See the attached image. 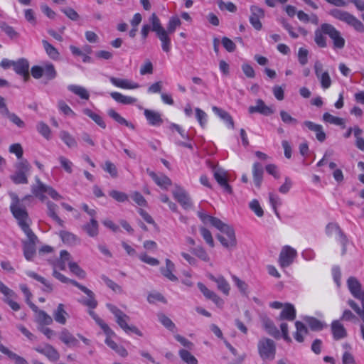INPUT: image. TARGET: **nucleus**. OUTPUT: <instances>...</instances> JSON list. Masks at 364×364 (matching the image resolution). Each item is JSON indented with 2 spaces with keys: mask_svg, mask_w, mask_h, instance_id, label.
Instances as JSON below:
<instances>
[{
  "mask_svg": "<svg viewBox=\"0 0 364 364\" xmlns=\"http://www.w3.org/2000/svg\"><path fill=\"white\" fill-rule=\"evenodd\" d=\"M11 203L10 210L14 217L18 220V224L23 232L27 236V240L23 242L38 243V239L33 230L30 228L26 220L28 218V214L24 207L20 205L18 196L14 193H10Z\"/></svg>",
  "mask_w": 364,
  "mask_h": 364,
  "instance_id": "f257e3e1",
  "label": "nucleus"
},
{
  "mask_svg": "<svg viewBox=\"0 0 364 364\" xmlns=\"http://www.w3.org/2000/svg\"><path fill=\"white\" fill-rule=\"evenodd\" d=\"M11 203L10 210L14 217L18 220V224L23 232L27 236V240L23 242L38 243V239L33 230L30 228L26 220L28 218V214L24 207L20 205L18 196L14 193H10Z\"/></svg>",
  "mask_w": 364,
  "mask_h": 364,
  "instance_id": "f03ea898",
  "label": "nucleus"
},
{
  "mask_svg": "<svg viewBox=\"0 0 364 364\" xmlns=\"http://www.w3.org/2000/svg\"><path fill=\"white\" fill-rule=\"evenodd\" d=\"M53 276L60 281L63 283H70L75 287H77L80 290L84 292L87 296V299L81 300V303L92 309H95L97 306V301L95 299V295L92 291L87 288L85 286L82 285L74 279H69L65 275L58 272L55 268L53 269Z\"/></svg>",
  "mask_w": 364,
  "mask_h": 364,
  "instance_id": "7ed1b4c3",
  "label": "nucleus"
},
{
  "mask_svg": "<svg viewBox=\"0 0 364 364\" xmlns=\"http://www.w3.org/2000/svg\"><path fill=\"white\" fill-rule=\"evenodd\" d=\"M107 308L114 314L117 323L127 333H134L139 336H143V333L135 326H129L127 322L129 321V316L124 314L116 306L112 304H107Z\"/></svg>",
  "mask_w": 364,
  "mask_h": 364,
  "instance_id": "20e7f679",
  "label": "nucleus"
},
{
  "mask_svg": "<svg viewBox=\"0 0 364 364\" xmlns=\"http://www.w3.org/2000/svg\"><path fill=\"white\" fill-rule=\"evenodd\" d=\"M149 21L151 23V31L156 33V36L161 42L162 50L166 53H168L171 48V38L168 36L170 33L161 26L160 20L156 14H151Z\"/></svg>",
  "mask_w": 364,
  "mask_h": 364,
  "instance_id": "39448f33",
  "label": "nucleus"
},
{
  "mask_svg": "<svg viewBox=\"0 0 364 364\" xmlns=\"http://www.w3.org/2000/svg\"><path fill=\"white\" fill-rule=\"evenodd\" d=\"M328 14L334 18L343 21L353 27L355 31L361 33L364 31L363 23L348 11L338 9H333L329 11Z\"/></svg>",
  "mask_w": 364,
  "mask_h": 364,
  "instance_id": "423d86ee",
  "label": "nucleus"
},
{
  "mask_svg": "<svg viewBox=\"0 0 364 364\" xmlns=\"http://www.w3.org/2000/svg\"><path fill=\"white\" fill-rule=\"evenodd\" d=\"M258 353L263 360H272L276 355L275 342L268 338L263 337L257 343Z\"/></svg>",
  "mask_w": 364,
  "mask_h": 364,
  "instance_id": "0eeeda50",
  "label": "nucleus"
},
{
  "mask_svg": "<svg viewBox=\"0 0 364 364\" xmlns=\"http://www.w3.org/2000/svg\"><path fill=\"white\" fill-rule=\"evenodd\" d=\"M16 171L10 176V178L15 184H27L28 175L31 166L26 159H22L15 165Z\"/></svg>",
  "mask_w": 364,
  "mask_h": 364,
  "instance_id": "6e6552de",
  "label": "nucleus"
},
{
  "mask_svg": "<svg viewBox=\"0 0 364 364\" xmlns=\"http://www.w3.org/2000/svg\"><path fill=\"white\" fill-rule=\"evenodd\" d=\"M221 232L225 234L228 238H225L224 236L218 234L216 237L220 241L221 245L227 248L231 249L235 247L237 245L235 234L233 228L228 225L226 223H223L220 228H217Z\"/></svg>",
  "mask_w": 364,
  "mask_h": 364,
  "instance_id": "1a4fd4ad",
  "label": "nucleus"
},
{
  "mask_svg": "<svg viewBox=\"0 0 364 364\" xmlns=\"http://www.w3.org/2000/svg\"><path fill=\"white\" fill-rule=\"evenodd\" d=\"M323 32L333 41V47L334 49L341 50L345 47L346 41L341 36V32L336 28L332 24L328 23Z\"/></svg>",
  "mask_w": 364,
  "mask_h": 364,
  "instance_id": "9d476101",
  "label": "nucleus"
},
{
  "mask_svg": "<svg viewBox=\"0 0 364 364\" xmlns=\"http://www.w3.org/2000/svg\"><path fill=\"white\" fill-rule=\"evenodd\" d=\"M13 69L14 72L21 76L24 82L30 79L29 62L27 59L21 58L14 61Z\"/></svg>",
  "mask_w": 364,
  "mask_h": 364,
  "instance_id": "9b49d317",
  "label": "nucleus"
},
{
  "mask_svg": "<svg viewBox=\"0 0 364 364\" xmlns=\"http://www.w3.org/2000/svg\"><path fill=\"white\" fill-rule=\"evenodd\" d=\"M296 256V251L290 246H284L280 252L279 262L282 267H289Z\"/></svg>",
  "mask_w": 364,
  "mask_h": 364,
  "instance_id": "f8f14e48",
  "label": "nucleus"
},
{
  "mask_svg": "<svg viewBox=\"0 0 364 364\" xmlns=\"http://www.w3.org/2000/svg\"><path fill=\"white\" fill-rule=\"evenodd\" d=\"M213 176L225 192L228 194L232 193V187L228 183L227 173L224 169L215 167L213 168Z\"/></svg>",
  "mask_w": 364,
  "mask_h": 364,
  "instance_id": "ddd939ff",
  "label": "nucleus"
},
{
  "mask_svg": "<svg viewBox=\"0 0 364 364\" xmlns=\"http://www.w3.org/2000/svg\"><path fill=\"white\" fill-rule=\"evenodd\" d=\"M347 285L351 294L356 299L364 301V291L362 290L361 284L354 277H350L347 280Z\"/></svg>",
  "mask_w": 364,
  "mask_h": 364,
  "instance_id": "4468645a",
  "label": "nucleus"
},
{
  "mask_svg": "<svg viewBox=\"0 0 364 364\" xmlns=\"http://www.w3.org/2000/svg\"><path fill=\"white\" fill-rule=\"evenodd\" d=\"M173 196L185 209L189 208L191 206V202L188 195L181 186L176 185L175 189L173 191Z\"/></svg>",
  "mask_w": 364,
  "mask_h": 364,
  "instance_id": "2eb2a0df",
  "label": "nucleus"
},
{
  "mask_svg": "<svg viewBox=\"0 0 364 364\" xmlns=\"http://www.w3.org/2000/svg\"><path fill=\"white\" fill-rule=\"evenodd\" d=\"M333 338L336 341H339L347 337L348 333L340 320H334L331 324Z\"/></svg>",
  "mask_w": 364,
  "mask_h": 364,
  "instance_id": "dca6fc26",
  "label": "nucleus"
},
{
  "mask_svg": "<svg viewBox=\"0 0 364 364\" xmlns=\"http://www.w3.org/2000/svg\"><path fill=\"white\" fill-rule=\"evenodd\" d=\"M36 350L53 362H55L60 358V354L58 350L50 344H46L43 347H38L36 348Z\"/></svg>",
  "mask_w": 364,
  "mask_h": 364,
  "instance_id": "f3484780",
  "label": "nucleus"
},
{
  "mask_svg": "<svg viewBox=\"0 0 364 364\" xmlns=\"http://www.w3.org/2000/svg\"><path fill=\"white\" fill-rule=\"evenodd\" d=\"M197 286L206 299L211 300L218 307L223 306L224 304L223 300L213 291L208 289L206 286L201 282H198Z\"/></svg>",
  "mask_w": 364,
  "mask_h": 364,
  "instance_id": "a211bd4d",
  "label": "nucleus"
},
{
  "mask_svg": "<svg viewBox=\"0 0 364 364\" xmlns=\"http://www.w3.org/2000/svg\"><path fill=\"white\" fill-rule=\"evenodd\" d=\"M248 111L250 114L257 112L264 116H269L274 113L273 109L267 106L261 99L257 100L255 106L249 107Z\"/></svg>",
  "mask_w": 364,
  "mask_h": 364,
  "instance_id": "6ab92c4d",
  "label": "nucleus"
},
{
  "mask_svg": "<svg viewBox=\"0 0 364 364\" xmlns=\"http://www.w3.org/2000/svg\"><path fill=\"white\" fill-rule=\"evenodd\" d=\"M36 184L31 186V193L41 201H44L46 198L44 193L47 192L48 186L44 184L38 177H36Z\"/></svg>",
  "mask_w": 364,
  "mask_h": 364,
  "instance_id": "aec40b11",
  "label": "nucleus"
},
{
  "mask_svg": "<svg viewBox=\"0 0 364 364\" xmlns=\"http://www.w3.org/2000/svg\"><path fill=\"white\" fill-rule=\"evenodd\" d=\"M144 114L149 124L151 126L159 127L164 122V120L161 118V114L154 110L145 109L144 111Z\"/></svg>",
  "mask_w": 364,
  "mask_h": 364,
  "instance_id": "412c9836",
  "label": "nucleus"
},
{
  "mask_svg": "<svg viewBox=\"0 0 364 364\" xmlns=\"http://www.w3.org/2000/svg\"><path fill=\"white\" fill-rule=\"evenodd\" d=\"M304 125L306 126L310 131H312L316 133V139L323 142L326 139V135L323 132V127L321 124H316L311 121H305L304 122Z\"/></svg>",
  "mask_w": 364,
  "mask_h": 364,
  "instance_id": "4be33fe9",
  "label": "nucleus"
},
{
  "mask_svg": "<svg viewBox=\"0 0 364 364\" xmlns=\"http://www.w3.org/2000/svg\"><path fill=\"white\" fill-rule=\"evenodd\" d=\"M109 79L113 85L122 89H136L140 87L138 83L129 81L127 79H121L112 76L109 77Z\"/></svg>",
  "mask_w": 364,
  "mask_h": 364,
  "instance_id": "5701e85b",
  "label": "nucleus"
},
{
  "mask_svg": "<svg viewBox=\"0 0 364 364\" xmlns=\"http://www.w3.org/2000/svg\"><path fill=\"white\" fill-rule=\"evenodd\" d=\"M147 173L154 181L162 188L167 189V188L172 183L171 180L164 174L161 173L160 175H158L149 169H147Z\"/></svg>",
  "mask_w": 364,
  "mask_h": 364,
  "instance_id": "b1692460",
  "label": "nucleus"
},
{
  "mask_svg": "<svg viewBox=\"0 0 364 364\" xmlns=\"http://www.w3.org/2000/svg\"><path fill=\"white\" fill-rule=\"evenodd\" d=\"M328 26L327 23H322L319 28L315 30L314 32V41L318 47L323 48L327 46L326 38L324 36L325 33L323 31Z\"/></svg>",
  "mask_w": 364,
  "mask_h": 364,
  "instance_id": "393cba45",
  "label": "nucleus"
},
{
  "mask_svg": "<svg viewBox=\"0 0 364 364\" xmlns=\"http://www.w3.org/2000/svg\"><path fill=\"white\" fill-rule=\"evenodd\" d=\"M264 168L262 164L255 162L252 166V176L255 185L257 188L261 187L263 180Z\"/></svg>",
  "mask_w": 364,
  "mask_h": 364,
  "instance_id": "a878e982",
  "label": "nucleus"
},
{
  "mask_svg": "<svg viewBox=\"0 0 364 364\" xmlns=\"http://www.w3.org/2000/svg\"><path fill=\"white\" fill-rule=\"evenodd\" d=\"M60 340L69 347H75L79 344L78 340L70 331L63 328L59 335Z\"/></svg>",
  "mask_w": 364,
  "mask_h": 364,
  "instance_id": "bb28decb",
  "label": "nucleus"
},
{
  "mask_svg": "<svg viewBox=\"0 0 364 364\" xmlns=\"http://www.w3.org/2000/svg\"><path fill=\"white\" fill-rule=\"evenodd\" d=\"M212 110L218 117L223 120L229 128L234 129V121L230 114L225 110L217 107L213 106Z\"/></svg>",
  "mask_w": 364,
  "mask_h": 364,
  "instance_id": "cd10ccee",
  "label": "nucleus"
},
{
  "mask_svg": "<svg viewBox=\"0 0 364 364\" xmlns=\"http://www.w3.org/2000/svg\"><path fill=\"white\" fill-rule=\"evenodd\" d=\"M296 309L291 304H286L279 314V320L294 321L296 318Z\"/></svg>",
  "mask_w": 364,
  "mask_h": 364,
  "instance_id": "c85d7f7f",
  "label": "nucleus"
},
{
  "mask_svg": "<svg viewBox=\"0 0 364 364\" xmlns=\"http://www.w3.org/2000/svg\"><path fill=\"white\" fill-rule=\"evenodd\" d=\"M262 325L266 331L274 338L278 339L280 338V332L274 325V322L269 318L264 317L262 318Z\"/></svg>",
  "mask_w": 364,
  "mask_h": 364,
  "instance_id": "c756f323",
  "label": "nucleus"
},
{
  "mask_svg": "<svg viewBox=\"0 0 364 364\" xmlns=\"http://www.w3.org/2000/svg\"><path fill=\"white\" fill-rule=\"evenodd\" d=\"M108 116L117 122L120 125L126 126L132 129H135V126L130 122H128L126 119L122 117L118 112L114 109H109L107 110Z\"/></svg>",
  "mask_w": 364,
  "mask_h": 364,
  "instance_id": "7c9ffc66",
  "label": "nucleus"
},
{
  "mask_svg": "<svg viewBox=\"0 0 364 364\" xmlns=\"http://www.w3.org/2000/svg\"><path fill=\"white\" fill-rule=\"evenodd\" d=\"M175 269L174 264L169 259H166V267L161 268V273L171 282L178 281V278L173 274V271Z\"/></svg>",
  "mask_w": 364,
  "mask_h": 364,
  "instance_id": "2f4dec72",
  "label": "nucleus"
},
{
  "mask_svg": "<svg viewBox=\"0 0 364 364\" xmlns=\"http://www.w3.org/2000/svg\"><path fill=\"white\" fill-rule=\"evenodd\" d=\"M209 279L213 282L217 284L218 289L221 291L225 294L228 295L230 291V285L226 279L223 276H219L218 277L213 276V274H210L208 276Z\"/></svg>",
  "mask_w": 364,
  "mask_h": 364,
  "instance_id": "473e14b6",
  "label": "nucleus"
},
{
  "mask_svg": "<svg viewBox=\"0 0 364 364\" xmlns=\"http://www.w3.org/2000/svg\"><path fill=\"white\" fill-rule=\"evenodd\" d=\"M36 244L27 242H23V256L28 261H32L36 254Z\"/></svg>",
  "mask_w": 364,
  "mask_h": 364,
  "instance_id": "72a5a7b5",
  "label": "nucleus"
},
{
  "mask_svg": "<svg viewBox=\"0 0 364 364\" xmlns=\"http://www.w3.org/2000/svg\"><path fill=\"white\" fill-rule=\"evenodd\" d=\"M198 218L200 219V220L204 223H210L213 227L215 228H220V226L224 223L222 220H220L219 218L216 217H213L211 215H209L206 213H204L202 211H198L197 213Z\"/></svg>",
  "mask_w": 364,
  "mask_h": 364,
  "instance_id": "f704fd0d",
  "label": "nucleus"
},
{
  "mask_svg": "<svg viewBox=\"0 0 364 364\" xmlns=\"http://www.w3.org/2000/svg\"><path fill=\"white\" fill-rule=\"evenodd\" d=\"M26 274L28 277L34 279L36 281L41 282L42 284H43L44 287L42 289L43 291L50 293L53 291L52 284L49 282H48L44 277H41V275H38L37 273L33 271H26Z\"/></svg>",
  "mask_w": 364,
  "mask_h": 364,
  "instance_id": "c9c22d12",
  "label": "nucleus"
},
{
  "mask_svg": "<svg viewBox=\"0 0 364 364\" xmlns=\"http://www.w3.org/2000/svg\"><path fill=\"white\" fill-rule=\"evenodd\" d=\"M296 332L294 333V339L299 342L302 343L304 341V336L308 334V328L306 326L299 321L295 322Z\"/></svg>",
  "mask_w": 364,
  "mask_h": 364,
  "instance_id": "e433bc0d",
  "label": "nucleus"
},
{
  "mask_svg": "<svg viewBox=\"0 0 364 364\" xmlns=\"http://www.w3.org/2000/svg\"><path fill=\"white\" fill-rule=\"evenodd\" d=\"M53 316L54 320L57 323L64 325L66 323V317L68 316V314L64 309V305L63 304H59L57 309L53 311Z\"/></svg>",
  "mask_w": 364,
  "mask_h": 364,
  "instance_id": "4c0bfd02",
  "label": "nucleus"
},
{
  "mask_svg": "<svg viewBox=\"0 0 364 364\" xmlns=\"http://www.w3.org/2000/svg\"><path fill=\"white\" fill-rule=\"evenodd\" d=\"M59 236L63 242L68 245H75L80 242V239L77 235L66 230L60 231Z\"/></svg>",
  "mask_w": 364,
  "mask_h": 364,
  "instance_id": "58836bf2",
  "label": "nucleus"
},
{
  "mask_svg": "<svg viewBox=\"0 0 364 364\" xmlns=\"http://www.w3.org/2000/svg\"><path fill=\"white\" fill-rule=\"evenodd\" d=\"M0 352L8 356L9 358L15 361V364H28L26 359L17 355L4 345L0 346Z\"/></svg>",
  "mask_w": 364,
  "mask_h": 364,
  "instance_id": "ea45409f",
  "label": "nucleus"
},
{
  "mask_svg": "<svg viewBox=\"0 0 364 364\" xmlns=\"http://www.w3.org/2000/svg\"><path fill=\"white\" fill-rule=\"evenodd\" d=\"M304 321L308 324L311 330L314 331H320L327 326L324 322L321 321L315 317L306 316L304 318Z\"/></svg>",
  "mask_w": 364,
  "mask_h": 364,
  "instance_id": "a19ab883",
  "label": "nucleus"
},
{
  "mask_svg": "<svg viewBox=\"0 0 364 364\" xmlns=\"http://www.w3.org/2000/svg\"><path fill=\"white\" fill-rule=\"evenodd\" d=\"M110 95L116 102L123 105H132L137 102L136 98L123 95L118 92H112L110 93Z\"/></svg>",
  "mask_w": 364,
  "mask_h": 364,
  "instance_id": "79ce46f5",
  "label": "nucleus"
},
{
  "mask_svg": "<svg viewBox=\"0 0 364 364\" xmlns=\"http://www.w3.org/2000/svg\"><path fill=\"white\" fill-rule=\"evenodd\" d=\"M97 221L95 218H91L89 223L82 226V229L90 237H95L99 233Z\"/></svg>",
  "mask_w": 364,
  "mask_h": 364,
  "instance_id": "37998d69",
  "label": "nucleus"
},
{
  "mask_svg": "<svg viewBox=\"0 0 364 364\" xmlns=\"http://www.w3.org/2000/svg\"><path fill=\"white\" fill-rule=\"evenodd\" d=\"M336 232L338 235V237H341L342 242H345V233L341 229L340 226L337 223H330L326 227V233L328 236Z\"/></svg>",
  "mask_w": 364,
  "mask_h": 364,
  "instance_id": "c03bdc74",
  "label": "nucleus"
},
{
  "mask_svg": "<svg viewBox=\"0 0 364 364\" xmlns=\"http://www.w3.org/2000/svg\"><path fill=\"white\" fill-rule=\"evenodd\" d=\"M42 43L47 55L50 58L54 60L59 59L60 53L53 45L48 43L46 40H43Z\"/></svg>",
  "mask_w": 364,
  "mask_h": 364,
  "instance_id": "a18cd8bd",
  "label": "nucleus"
},
{
  "mask_svg": "<svg viewBox=\"0 0 364 364\" xmlns=\"http://www.w3.org/2000/svg\"><path fill=\"white\" fill-rule=\"evenodd\" d=\"M68 89L69 91L72 92L73 93L75 94L76 95L79 96L81 99L83 100H88L90 95L87 92V90L80 85H70L68 87Z\"/></svg>",
  "mask_w": 364,
  "mask_h": 364,
  "instance_id": "49530a36",
  "label": "nucleus"
},
{
  "mask_svg": "<svg viewBox=\"0 0 364 364\" xmlns=\"http://www.w3.org/2000/svg\"><path fill=\"white\" fill-rule=\"evenodd\" d=\"M82 112L85 115L91 118L99 127H100L102 129L106 128V124L101 116L93 112L89 108L84 109Z\"/></svg>",
  "mask_w": 364,
  "mask_h": 364,
  "instance_id": "de8ad7c7",
  "label": "nucleus"
},
{
  "mask_svg": "<svg viewBox=\"0 0 364 364\" xmlns=\"http://www.w3.org/2000/svg\"><path fill=\"white\" fill-rule=\"evenodd\" d=\"M60 138L70 148H75L77 146L75 139L67 131H61Z\"/></svg>",
  "mask_w": 364,
  "mask_h": 364,
  "instance_id": "09e8293b",
  "label": "nucleus"
},
{
  "mask_svg": "<svg viewBox=\"0 0 364 364\" xmlns=\"http://www.w3.org/2000/svg\"><path fill=\"white\" fill-rule=\"evenodd\" d=\"M159 322L168 330L174 332L176 329L174 323L163 313H159L157 315Z\"/></svg>",
  "mask_w": 364,
  "mask_h": 364,
  "instance_id": "8fccbe9b",
  "label": "nucleus"
},
{
  "mask_svg": "<svg viewBox=\"0 0 364 364\" xmlns=\"http://www.w3.org/2000/svg\"><path fill=\"white\" fill-rule=\"evenodd\" d=\"M43 76L48 81L56 77L57 72L51 63H48L43 65Z\"/></svg>",
  "mask_w": 364,
  "mask_h": 364,
  "instance_id": "3c124183",
  "label": "nucleus"
},
{
  "mask_svg": "<svg viewBox=\"0 0 364 364\" xmlns=\"http://www.w3.org/2000/svg\"><path fill=\"white\" fill-rule=\"evenodd\" d=\"M323 120L330 124L343 126L344 127V119L338 117L333 116L328 112H325L323 114Z\"/></svg>",
  "mask_w": 364,
  "mask_h": 364,
  "instance_id": "603ef678",
  "label": "nucleus"
},
{
  "mask_svg": "<svg viewBox=\"0 0 364 364\" xmlns=\"http://www.w3.org/2000/svg\"><path fill=\"white\" fill-rule=\"evenodd\" d=\"M178 354L181 358L187 364H198V360L187 350L181 349Z\"/></svg>",
  "mask_w": 364,
  "mask_h": 364,
  "instance_id": "864d4df0",
  "label": "nucleus"
},
{
  "mask_svg": "<svg viewBox=\"0 0 364 364\" xmlns=\"http://www.w3.org/2000/svg\"><path fill=\"white\" fill-rule=\"evenodd\" d=\"M53 318L46 311H38L37 316V322L41 325H50L53 323Z\"/></svg>",
  "mask_w": 364,
  "mask_h": 364,
  "instance_id": "5fc2aeb1",
  "label": "nucleus"
},
{
  "mask_svg": "<svg viewBox=\"0 0 364 364\" xmlns=\"http://www.w3.org/2000/svg\"><path fill=\"white\" fill-rule=\"evenodd\" d=\"M0 28L11 39L17 38L19 36L18 33H17L12 26L8 25L6 22L0 23Z\"/></svg>",
  "mask_w": 364,
  "mask_h": 364,
  "instance_id": "6e6d98bb",
  "label": "nucleus"
},
{
  "mask_svg": "<svg viewBox=\"0 0 364 364\" xmlns=\"http://www.w3.org/2000/svg\"><path fill=\"white\" fill-rule=\"evenodd\" d=\"M190 251L191 253H193L194 255H196L197 257H198L203 261L208 262L210 259L208 253L206 252L205 249L201 246H198L196 247L191 248Z\"/></svg>",
  "mask_w": 364,
  "mask_h": 364,
  "instance_id": "4d7b16f0",
  "label": "nucleus"
},
{
  "mask_svg": "<svg viewBox=\"0 0 364 364\" xmlns=\"http://www.w3.org/2000/svg\"><path fill=\"white\" fill-rule=\"evenodd\" d=\"M68 266L70 272L77 277L80 279L85 278L86 272L76 262H70Z\"/></svg>",
  "mask_w": 364,
  "mask_h": 364,
  "instance_id": "13d9d810",
  "label": "nucleus"
},
{
  "mask_svg": "<svg viewBox=\"0 0 364 364\" xmlns=\"http://www.w3.org/2000/svg\"><path fill=\"white\" fill-rule=\"evenodd\" d=\"M109 196L119 203H124L127 201L129 199V196L126 193L116 190L110 191L109 192Z\"/></svg>",
  "mask_w": 364,
  "mask_h": 364,
  "instance_id": "bf43d9fd",
  "label": "nucleus"
},
{
  "mask_svg": "<svg viewBox=\"0 0 364 364\" xmlns=\"http://www.w3.org/2000/svg\"><path fill=\"white\" fill-rule=\"evenodd\" d=\"M101 279L105 283V284L111 289L112 291L121 293L122 291V287L115 283L114 281L110 279L105 274L100 276Z\"/></svg>",
  "mask_w": 364,
  "mask_h": 364,
  "instance_id": "052dcab7",
  "label": "nucleus"
},
{
  "mask_svg": "<svg viewBox=\"0 0 364 364\" xmlns=\"http://www.w3.org/2000/svg\"><path fill=\"white\" fill-rule=\"evenodd\" d=\"M181 24V21L180 18L177 16H174L170 18L168 25H167V30L168 33L170 34L173 33L176 28L179 26Z\"/></svg>",
  "mask_w": 364,
  "mask_h": 364,
  "instance_id": "680f3d73",
  "label": "nucleus"
},
{
  "mask_svg": "<svg viewBox=\"0 0 364 364\" xmlns=\"http://www.w3.org/2000/svg\"><path fill=\"white\" fill-rule=\"evenodd\" d=\"M196 112V117L198 122H199L200 127L204 128L207 124L208 121V115L207 114L202 110L201 109L197 107L195 109Z\"/></svg>",
  "mask_w": 364,
  "mask_h": 364,
  "instance_id": "e2e57ef3",
  "label": "nucleus"
},
{
  "mask_svg": "<svg viewBox=\"0 0 364 364\" xmlns=\"http://www.w3.org/2000/svg\"><path fill=\"white\" fill-rule=\"evenodd\" d=\"M319 80L321 86L323 89L326 90L331 85V79L328 71H324L321 76L317 77Z\"/></svg>",
  "mask_w": 364,
  "mask_h": 364,
  "instance_id": "0e129e2a",
  "label": "nucleus"
},
{
  "mask_svg": "<svg viewBox=\"0 0 364 364\" xmlns=\"http://www.w3.org/2000/svg\"><path fill=\"white\" fill-rule=\"evenodd\" d=\"M200 232L206 243L211 247H214V240L211 232L205 228L200 227Z\"/></svg>",
  "mask_w": 364,
  "mask_h": 364,
  "instance_id": "69168bd1",
  "label": "nucleus"
},
{
  "mask_svg": "<svg viewBox=\"0 0 364 364\" xmlns=\"http://www.w3.org/2000/svg\"><path fill=\"white\" fill-rule=\"evenodd\" d=\"M102 168L105 171L109 173L112 178H117L118 172L116 166L110 161H106L105 162Z\"/></svg>",
  "mask_w": 364,
  "mask_h": 364,
  "instance_id": "338daca9",
  "label": "nucleus"
},
{
  "mask_svg": "<svg viewBox=\"0 0 364 364\" xmlns=\"http://www.w3.org/2000/svg\"><path fill=\"white\" fill-rule=\"evenodd\" d=\"M36 129L38 132L46 139H48L50 138V129L46 123H44L43 122H38Z\"/></svg>",
  "mask_w": 364,
  "mask_h": 364,
  "instance_id": "774afa93",
  "label": "nucleus"
}]
</instances>
